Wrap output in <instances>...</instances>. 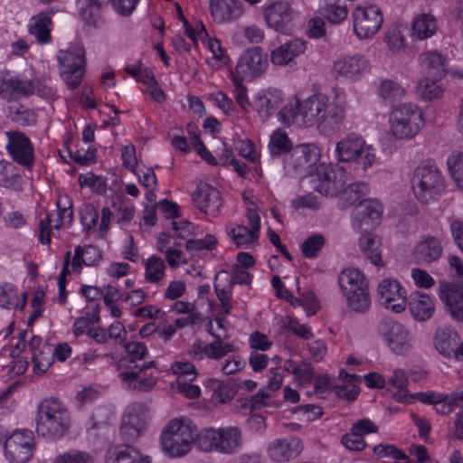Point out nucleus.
Here are the masks:
<instances>
[{
  "instance_id": "nucleus-1",
  "label": "nucleus",
  "mask_w": 463,
  "mask_h": 463,
  "mask_svg": "<svg viewBox=\"0 0 463 463\" xmlns=\"http://www.w3.org/2000/svg\"><path fill=\"white\" fill-rule=\"evenodd\" d=\"M36 432L48 440L56 441L69 433L71 425V413L58 399H43L37 406Z\"/></svg>"
},
{
  "instance_id": "nucleus-2",
  "label": "nucleus",
  "mask_w": 463,
  "mask_h": 463,
  "mask_svg": "<svg viewBox=\"0 0 463 463\" xmlns=\"http://www.w3.org/2000/svg\"><path fill=\"white\" fill-rule=\"evenodd\" d=\"M244 445L242 430L237 426L205 428L199 431L195 446L208 453L235 455Z\"/></svg>"
},
{
  "instance_id": "nucleus-3",
  "label": "nucleus",
  "mask_w": 463,
  "mask_h": 463,
  "mask_svg": "<svg viewBox=\"0 0 463 463\" xmlns=\"http://www.w3.org/2000/svg\"><path fill=\"white\" fill-rule=\"evenodd\" d=\"M198 433L196 425L190 419H173L162 430V449L171 458L184 457L195 445Z\"/></svg>"
},
{
  "instance_id": "nucleus-4",
  "label": "nucleus",
  "mask_w": 463,
  "mask_h": 463,
  "mask_svg": "<svg viewBox=\"0 0 463 463\" xmlns=\"http://www.w3.org/2000/svg\"><path fill=\"white\" fill-rule=\"evenodd\" d=\"M338 282L347 307L357 314L366 313L371 307V295L367 280L363 273L355 269L343 270Z\"/></svg>"
},
{
  "instance_id": "nucleus-5",
  "label": "nucleus",
  "mask_w": 463,
  "mask_h": 463,
  "mask_svg": "<svg viewBox=\"0 0 463 463\" xmlns=\"http://www.w3.org/2000/svg\"><path fill=\"white\" fill-rule=\"evenodd\" d=\"M415 197L423 203L439 200L445 191V179L440 170L433 164L419 165L411 178Z\"/></svg>"
},
{
  "instance_id": "nucleus-6",
  "label": "nucleus",
  "mask_w": 463,
  "mask_h": 463,
  "mask_svg": "<svg viewBox=\"0 0 463 463\" xmlns=\"http://www.w3.org/2000/svg\"><path fill=\"white\" fill-rule=\"evenodd\" d=\"M389 122L391 133L397 139L413 137L424 125L421 110L411 103H403L393 108Z\"/></svg>"
},
{
  "instance_id": "nucleus-7",
  "label": "nucleus",
  "mask_w": 463,
  "mask_h": 463,
  "mask_svg": "<svg viewBox=\"0 0 463 463\" xmlns=\"http://www.w3.org/2000/svg\"><path fill=\"white\" fill-rule=\"evenodd\" d=\"M353 28L357 38H372L383 23L382 9L376 5H357L352 13Z\"/></svg>"
},
{
  "instance_id": "nucleus-8",
  "label": "nucleus",
  "mask_w": 463,
  "mask_h": 463,
  "mask_svg": "<svg viewBox=\"0 0 463 463\" xmlns=\"http://www.w3.org/2000/svg\"><path fill=\"white\" fill-rule=\"evenodd\" d=\"M35 449L34 435L29 430H14L5 440L4 450L11 463H26Z\"/></svg>"
},
{
  "instance_id": "nucleus-9",
  "label": "nucleus",
  "mask_w": 463,
  "mask_h": 463,
  "mask_svg": "<svg viewBox=\"0 0 463 463\" xmlns=\"http://www.w3.org/2000/svg\"><path fill=\"white\" fill-rule=\"evenodd\" d=\"M378 332L396 354L403 355L412 349L413 339L401 323L390 318H383L379 323Z\"/></svg>"
},
{
  "instance_id": "nucleus-10",
  "label": "nucleus",
  "mask_w": 463,
  "mask_h": 463,
  "mask_svg": "<svg viewBox=\"0 0 463 463\" xmlns=\"http://www.w3.org/2000/svg\"><path fill=\"white\" fill-rule=\"evenodd\" d=\"M314 189L326 196H337L346 183V173L343 167H333L320 164L316 167L312 179Z\"/></svg>"
},
{
  "instance_id": "nucleus-11",
  "label": "nucleus",
  "mask_w": 463,
  "mask_h": 463,
  "mask_svg": "<svg viewBox=\"0 0 463 463\" xmlns=\"http://www.w3.org/2000/svg\"><path fill=\"white\" fill-rule=\"evenodd\" d=\"M268 57L259 46H253L245 50L235 67L231 71V76L242 80H252L260 77L268 67Z\"/></svg>"
},
{
  "instance_id": "nucleus-12",
  "label": "nucleus",
  "mask_w": 463,
  "mask_h": 463,
  "mask_svg": "<svg viewBox=\"0 0 463 463\" xmlns=\"http://www.w3.org/2000/svg\"><path fill=\"white\" fill-rule=\"evenodd\" d=\"M5 148L10 157L18 165L31 169L35 161L34 148L30 138L18 130H8Z\"/></svg>"
},
{
  "instance_id": "nucleus-13",
  "label": "nucleus",
  "mask_w": 463,
  "mask_h": 463,
  "mask_svg": "<svg viewBox=\"0 0 463 463\" xmlns=\"http://www.w3.org/2000/svg\"><path fill=\"white\" fill-rule=\"evenodd\" d=\"M264 20L274 31L290 34L295 27L296 13L288 3L277 1L264 9Z\"/></svg>"
},
{
  "instance_id": "nucleus-14",
  "label": "nucleus",
  "mask_w": 463,
  "mask_h": 463,
  "mask_svg": "<svg viewBox=\"0 0 463 463\" xmlns=\"http://www.w3.org/2000/svg\"><path fill=\"white\" fill-rule=\"evenodd\" d=\"M380 304L394 313H402L407 305L406 291L397 279L386 278L377 287Z\"/></svg>"
},
{
  "instance_id": "nucleus-15",
  "label": "nucleus",
  "mask_w": 463,
  "mask_h": 463,
  "mask_svg": "<svg viewBox=\"0 0 463 463\" xmlns=\"http://www.w3.org/2000/svg\"><path fill=\"white\" fill-rule=\"evenodd\" d=\"M383 206L377 200L361 201L353 210V226L361 231H368L377 225L381 220Z\"/></svg>"
},
{
  "instance_id": "nucleus-16",
  "label": "nucleus",
  "mask_w": 463,
  "mask_h": 463,
  "mask_svg": "<svg viewBox=\"0 0 463 463\" xmlns=\"http://www.w3.org/2000/svg\"><path fill=\"white\" fill-rule=\"evenodd\" d=\"M320 157L318 147L314 144H301L284 158L286 173L301 171L315 165Z\"/></svg>"
},
{
  "instance_id": "nucleus-17",
  "label": "nucleus",
  "mask_w": 463,
  "mask_h": 463,
  "mask_svg": "<svg viewBox=\"0 0 463 463\" xmlns=\"http://www.w3.org/2000/svg\"><path fill=\"white\" fill-rule=\"evenodd\" d=\"M193 201L196 208L213 217L220 213L222 205L220 192L206 183L197 185L193 194Z\"/></svg>"
},
{
  "instance_id": "nucleus-18",
  "label": "nucleus",
  "mask_w": 463,
  "mask_h": 463,
  "mask_svg": "<svg viewBox=\"0 0 463 463\" xmlns=\"http://www.w3.org/2000/svg\"><path fill=\"white\" fill-rule=\"evenodd\" d=\"M246 218L250 227L237 225L229 231V235L238 247H246L255 243L260 235V218L253 209H248Z\"/></svg>"
},
{
  "instance_id": "nucleus-19",
  "label": "nucleus",
  "mask_w": 463,
  "mask_h": 463,
  "mask_svg": "<svg viewBox=\"0 0 463 463\" xmlns=\"http://www.w3.org/2000/svg\"><path fill=\"white\" fill-rule=\"evenodd\" d=\"M209 333L215 338L213 343L203 345L201 341H197L193 345L194 357L202 360L203 356L210 359L219 360L224 357L228 353L234 352L235 347L232 343H223L228 335H215L209 330Z\"/></svg>"
},
{
  "instance_id": "nucleus-20",
  "label": "nucleus",
  "mask_w": 463,
  "mask_h": 463,
  "mask_svg": "<svg viewBox=\"0 0 463 463\" xmlns=\"http://www.w3.org/2000/svg\"><path fill=\"white\" fill-rule=\"evenodd\" d=\"M327 101L328 98L321 94L313 95L301 102L298 100V110L301 116L300 124H303L304 127L314 125L317 127L319 119L324 115L323 109Z\"/></svg>"
},
{
  "instance_id": "nucleus-21",
  "label": "nucleus",
  "mask_w": 463,
  "mask_h": 463,
  "mask_svg": "<svg viewBox=\"0 0 463 463\" xmlns=\"http://www.w3.org/2000/svg\"><path fill=\"white\" fill-rule=\"evenodd\" d=\"M301 451L300 440L294 437L277 439L267 448L268 457L275 462H287L296 458Z\"/></svg>"
},
{
  "instance_id": "nucleus-22",
  "label": "nucleus",
  "mask_w": 463,
  "mask_h": 463,
  "mask_svg": "<svg viewBox=\"0 0 463 463\" xmlns=\"http://www.w3.org/2000/svg\"><path fill=\"white\" fill-rule=\"evenodd\" d=\"M209 5L211 14L218 24L233 22L244 13L240 0H211Z\"/></svg>"
},
{
  "instance_id": "nucleus-23",
  "label": "nucleus",
  "mask_w": 463,
  "mask_h": 463,
  "mask_svg": "<svg viewBox=\"0 0 463 463\" xmlns=\"http://www.w3.org/2000/svg\"><path fill=\"white\" fill-rule=\"evenodd\" d=\"M282 93L276 89H269L256 94L252 99V109L263 120L269 118L281 105Z\"/></svg>"
},
{
  "instance_id": "nucleus-24",
  "label": "nucleus",
  "mask_w": 463,
  "mask_h": 463,
  "mask_svg": "<svg viewBox=\"0 0 463 463\" xmlns=\"http://www.w3.org/2000/svg\"><path fill=\"white\" fill-rule=\"evenodd\" d=\"M333 69L338 75L354 80L369 71V61L359 54L346 56L336 61Z\"/></svg>"
},
{
  "instance_id": "nucleus-25",
  "label": "nucleus",
  "mask_w": 463,
  "mask_h": 463,
  "mask_svg": "<svg viewBox=\"0 0 463 463\" xmlns=\"http://www.w3.org/2000/svg\"><path fill=\"white\" fill-rule=\"evenodd\" d=\"M439 298L450 316L463 322V294L455 285L444 283L440 286Z\"/></svg>"
},
{
  "instance_id": "nucleus-26",
  "label": "nucleus",
  "mask_w": 463,
  "mask_h": 463,
  "mask_svg": "<svg viewBox=\"0 0 463 463\" xmlns=\"http://www.w3.org/2000/svg\"><path fill=\"white\" fill-rule=\"evenodd\" d=\"M306 45V41L299 38L293 39L271 52V62L279 66L287 65L292 61L295 57L304 53L307 49Z\"/></svg>"
},
{
  "instance_id": "nucleus-27",
  "label": "nucleus",
  "mask_w": 463,
  "mask_h": 463,
  "mask_svg": "<svg viewBox=\"0 0 463 463\" xmlns=\"http://www.w3.org/2000/svg\"><path fill=\"white\" fill-rule=\"evenodd\" d=\"M33 82L13 75L9 71H0V95L10 91L15 95L27 97L33 94Z\"/></svg>"
},
{
  "instance_id": "nucleus-28",
  "label": "nucleus",
  "mask_w": 463,
  "mask_h": 463,
  "mask_svg": "<svg viewBox=\"0 0 463 463\" xmlns=\"http://www.w3.org/2000/svg\"><path fill=\"white\" fill-rule=\"evenodd\" d=\"M323 110L324 115L319 119L317 128L320 133L328 135L343 123L345 118V109L342 105L329 104L328 100Z\"/></svg>"
},
{
  "instance_id": "nucleus-29",
  "label": "nucleus",
  "mask_w": 463,
  "mask_h": 463,
  "mask_svg": "<svg viewBox=\"0 0 463 463\" xmlns=\"http://www.w3.org/2000/svg\"><path fill=\"white\" fill-rule=\"evenodd\" d=\"M420 69L425 74L424 78L442 79L447 72L446 60L436 52H425L419 58Z\"/></svg>"
},
{
  "instance_id": "nucleus-30",
  "label": "nucleus",
  "mask_w": 463,
  "mask_h": 463,
  "mask_svg": "<svg viewBox=\"0 0 463 463\" xmlns=\"http://www.w3.org/2000/svg\"><path fill=\"white\" fill-rule=\"evenodd\" d=\"M408 304L411 316L419 321L430 318L434 313V303L425 293L420 291L411 293Z\"/></svg>"
},
{
  "instance_id": "nucleus-31",
  "label": "nucleus",
  "mask_w": 463,
  "mask_h": 463,
  "mask_svg": "<svg viewBox=\"0 0 463 463\" xmlns=\"http://www.w3.org/2000/svg\"><path fill=\"white\" fill-rule=\"evenodd\" d=\"M52 12H41L33 16L29 24V33L33 35L41 44L49 43L52 40L51 24Z\"/></svg>"
},
{
  "instance_id": "nucleus-32",
  "label": "nucleus",
  "mask_w": 463,
  "mask_h": 463,
  "mask_svg": "<svg viewBox=\"0 0 463 463\" xmlns=\"http://www.w3.org/2000/svg\"><path fill=\"white\" fill-rule=\"evenodd\" d=\"M107 458L110 463H151L148 456L141 455L136 448L128 445L109 450Z\"/></svg>"
},
{
  "instance_id": "nucleus-33",
  "label": "nucleus",
  "mask_w": 463,
  "mask_h": 463,
  "mask_svg": "<svg viewBox=\"0 0 463 463\" xmlns=\"http://www.w3.org/2000/svg\"><path fill=\"white\" fill-rule=\"evenodd\" d=\"M27 295L24 291L20 294L17 288L9 283L0 286V307L5 309H23L26 305Z\"/></svg>"
},
{
  "instance_id": "nucleus-34",
  "label": "nucleus",
  "mask_w": 463,
  "mask_h": 463,
  "mask_svg": "<svg viewBox=\"0 0 463 463\" xmlns=\"http://www.w3.org/2000/svg\"><path fill=\"white\" fill-rule=\"evenodd\" d=\"M442 253L440 241L434 237H428L419 242L415 248V258L419 262L430 263L438 260Z\"/></svg>"
},
{
  "instance_id": "nucleus-35",
  "label": "nucleus",
  "mask_w": 463,
  "mask_h": 463,
  "mask_svg": "<svg viewBox=\"0 0 463 463\" xmlns=\"http://www.w3.org/2000/svg\"><path fill=\"white\" fill-rule=\"evenodd\" d=\"M368 193V184L364 182H355L348 184L341 189L338 194L339 197V207L345 209L351 205L362 201V197L366 195Z\"/></svg>"
},
{
  "instance_id": "nucleus-36",
  "label": "nucleus",
  "mask_w": 463,
  "mask_h": 463,
  "mask_svg": "<svg viewBox=\"0 0 463 463\" xmlns=\"http://www.w3.org/2000/svg\"><path fill=\"white\" fill-rule=\"evenodd\" d=\"M118 377L127 388L137 392H150L156 384V379L152 375L142 376L133 372H120Z\"/></svg>"
},
{
  "instance_id": "nucleus-37",
  "label": "nucleus",
  "mask_w": 463,
  "mask_h": 463,
  "mask_svg": "<svg viewBox=\"0 0 463 463\" xmlns=\"http://www.w3.org/2000/svg\"><path fill=\"white\" fill-rule=\"evenodd\" d=\"M57 60L61 70H78L85 67V52L81 47H71L60 51Z\"/></svg>"
},
{
  "instance_id": "nucleus-38",
  "label": "nucleus",
  "mask_w": 463,
  "mask_h": 463,
  "mask_svg": "<svg viewBox=\"0 0 463 463\" xmlns=\"http://www.w3.org/2000/svg\"><path fill=\"white\" fill-rule=\"evenodd\" d=\"M0 187L22 190L23 178L18 168L11 162L0 160Z\"/></svg>"
},
{
  "instance_id": "nucleus-39",
  "label": "nucleus",
  "mask_w": 463,
  "mask_h": 463,
  "mask_svg": "<svg viewBox=\"0 0 463 463\" xmlns=\"http://www.w3.org/2000/svg\"><path fill=\"white\" fill-rule=\"evenodd\" d=\"M82 20L89 25L98 26L101 22L102 2L100 0H77Z\"/></svg>"
},
{
  "instance_id": "nucleus-40",
  "label": "nucleus",
  "mask_w": 463,
  "mask_h": 463,
  "mask_svg": "<svg viewBox=\"0 0 463 463\" xmlns=\"http://www.w3.org/2000/svg\"><path fill=\"white\" fill-rule=\"evenodd\" d=\"M459 341L460 337L456 332L449 329H439L436 332L434 344L441 354L450 357Z\"/></svg>"
},
{
  "instance_id": "nucleus-41",
  "label": "nucleus",
  "mask_w": 463,
  "mask_h": 463,
  "mask_svg": "<svg viewBox=\"0 0 463 463\" xmlns=\"http://www.w3.org/2000/svg\"><path fill=\"white\" fill-rule=\"evenodd\" d=\"M148 408L142 402L131 404L122 420L141 430H144L147 420Z\"/></svg>"
},
{
  "instance_id": "nucleus-42",
  "label": "nucleus",
  "mask_w": 463,
  "mask_h": 463,
  "mask_svg": "<svg viewBox=\"0 0 463 463\" xmlns=\"http://www.w3.org/2000/svg\"><path fill=\"white\" fill-rule=\"evenodd\" d=\"M381 241L380 239L371 236L364 235L360 239V248L365 254V256L371 260L375 266H383V262L382 260V250H380Z\"/></svg>"
},
{
  "instance_id": "nucleus-43",
  "label": "nucleus",
  "mask_w": 463,
  "mask_h": 463,
  "mask_svg": "<svg viewBox=\"0 0 463 463\" xmlns=\"http://www.w3.org/2000/svg\"><path fill=\"white\" fill-rule=\"evenodd\" d=\"M291 146V141L286 132L279 129L272 133L268 146L272 159L279 158L282 154L289 152Z\"/></svg>"
},
{
  "instance_id": "nucleus-44",
  "label": "nucleus",
  "mask_w": 463,
  "mask_h": 463,
  "mask_svg": "<svg viewBox=\"0 0 463 463\" xmlns=\"http://www.w3.org/2000/svg\"><path fill=\"white\" fill-rule=\"evenodd\" d=\"M360 136L351 133L336 143L335 152L339 161L351 162L354 158L355 146Z\"/></svg>"
},
{
  "instance_id": "nucleus-45",
  "label": "nucleus",
  "mask_w": 463,
  "mask_h": 463,
  "mask_svg": "<svg viewBox=\"0 0 463 463\" xmlns=\"http://www.w3.org/2000/svg\"><path fill=\"white\" fill-rule=\"evenodd\" d=\"M437 30V24L434 17L430 14H421L414 19L412 23V32L420 40H424L431 35Z\"/></svg>"
},
{
  "instance_id": "nucleus-46",
  "label": "nucleus",
  "mask_w": 463,
  "mask_h": 463,
  "mask_svg": "<svg viewBox=\"0 0 463 463\" xmlns=\"http://www.w3.org/2000/svg\"><path fill=\"white\" fill-rule=\"evenodd\" d=\"M355 147L353 162L361 165L364 170L371 167L376 159L375 149L373 146L367 144L361 137Z\"/></svg>"
},
{
  "instance_id": "nucleus-47",
  "label": "nucleus",
  "mask_w": 463,
  "mask_h": 463,
  "mask_svg": "<svg viewBox=\"0 0 463 463\" xmlns=\"http://www.w3.org/2000/svg\"><path fill=\"white\" fill-rule=\"evenodd\" d=\"M441 79L424 78L418 83L417 92L423 99L431 101L443 95V88L437 83Z\"/></svg>"
},
{
  "instance_id": "nucleus-48",
  "label": "nucleus",
  "mask_w": 463,
  "mask_h": 463,
  "mask_svg": "<svg viewBox=\"0 0 463 463\" xmlns=\"http://www.w3.org/2000/svg\"><path fill=\"white\" fill-rule=\"evenodd\" d=\"M388 384L395 389L397 392L393 393V397L400 402H407L409 393L406 389L408 384L407 373L402 369H395L392 376L389 379Z\"/></svg>"
},
{
  "instance_id": "nucleus-49",
  "label": "nucleus",
  "mask_w": 463,
  "mask_h": 463,
  "mask_svg": "<svg viewBox=\"0 0 463 463\" xmlns=\"http://www.w3.org/2000/svg\"><path fill=\"white\" fill-rule=\"evenodd\" d=\"M165 264L164 260L153 255L145 264V279L150 283H157L165 276Z\"/></svg>"
},
{
  "instance_id": "nucleus-50",
  "label": "nucleus",
  "mask_w": 463,
  "mask_h": 463,
  "mask_svg": "<svg viewBox=\"0 0 463 463\" xmlns=\"http://www.w3.org/2000/svg\"><path fill=\"white\" fill-rule=\"evenodd\" d=\"M66 225L60 216L53 213H47L44 218L39 221L40 229V241L43 244H49L51 241L50 233L52 229H60L61 226Z\"/></svg>"
},
{
  "instance_id": "nucleus-51",
  "label": "nucleus",
  "mask_w": 463,
  "mask_h": 463,
  "mask_svg": "<svg viewBox=\"0 0 463 463\" xmlns=\"http://www.w3.org/2000/svg\"><path fill=\"white\" fill-rule=\"evenodd\" d=\"M404 94V89L399 83L392 80L383 81L379 88V95L381 98L392 105L400 100Z\"/></svg>"
},
{
  "instance_id": "nucleus-52",
  "label": "nucleus",
  "mask_w": 463,
  "mask_h": 463,
  "mask_svg": "<svg viewBox=\"0 0 463 463\" xmlns=\"http://www.w3.org/2000/svg\"><path fill=\"white\" fill-rule=\"evenodd\" d=\"M373 450L381 458L400 460L399 463H411L409 457L394 445L380 444L373 447Z\"/></svg>"
},
{
  "instance_id": "nucleus-53",
  "label": "nucleus",
  "mask_w": 463,
  "mask_h": 463,
  "mask_svg": "<svg viewBox=\"0 0 463 463\" xmlns=\"http://www.w3.org/2000/svg\"><path fill=\"white\" fill-rule=\"evenodd\" d=\"M447 165L452 179L458 187L463 190V153L449 156Z\"/></svg>"
},
{
  "instance_id": "nucleus-54",
  "label": "nucleus",
  "mask_w": 463,
  "mask_h": 463,
  "mask_svg": "<svg viewBox=\"0 0 463 463\" xmlns=\"http://www.w3.org/2000/svg\"><path fill=\"white\" fill-rule=\"evenodd\" d=\"M94 458L87 451L71 449L59 454L54 463H94Z\"/></svg>"
},
{
  "instance_id": "nucleus-55",
  "label": "nucleus",
  "mask_w": 463,
  "mask_h": 463,
  "mask_svg": "<svg viewBox=\"0 0 463 463\" xmlns=\"http://www.w3.org/2000/svg\"><path fill=\"white\" fill-rule=\"evenodd\" d=\"M281 327L283 329L291 331L298 337L307 340L313 337V333L309 326L300 324L297 319L287 317L282 320Z\"/></svg>"
},
{
  "instance_id": "nucleus-56",
  "label": "nucleus",
  "mask_w": 463,
  "mask_h": 463,
  "mask_svg": "<svg viewBox=\"0 0 463 463\" xmlns=\"http://www.w3.org/2000/svg\"><path fill=\"white\" fill-rule=\"evenodd\" d=\"M298 100L295 104H288L285 106L281 110L278 112V119L284 126H290L292 124L297 125L298 127H302L303 124H300L299 119L301 120V116L299 111L298 110Z\"/></svg>"
},
{
  "instance_id": "nucleus-57",
  "label": "nucleus",
  "mask_w": 463,
  "mask_h": 463,
  "mask_svg": "<svg viewBox=\"0 0 463 463\" xmlns=\"http://www.w3.org/2000/svg\"><path fill=\"white\" fill-rule=\"evenodd\" d=\"M32 359L34 370L40 373H44L52 364V349L50 346L43 345V351L35 352V354H33Z\"/></svg>"
},
{
  "instance_id": "nucleus-58",
  "label": "nucleus",
  "mask_w": 463,
  "mask_h": 463,
  "mask_svg": "<svg viewBox=\"0 0 463 463\" xmlns=\"http://www.w3.org/2000/svg\"><path fill=\"white\" fill-rule=\"evenodd\" d=\"M271 395L269 391L262 387L249 399L247 405L250 410H260L264 407L277 406L270 399Z\"/></svg>"
},
{
  "instance_id": "nucleus-59",
  "label": "nucleus",
  "mask_w": 463,
  "mask_h": 463,
  "mask_svg": "<svg viewBox=\"0 0 463 463\" xmlns=\"http://www.w3.org/2000/svg\"><path fill=\"white\" fill-rule=\"evenodd\" d=\"M325 239L320 234H314L307 238L301 246L302 253L307 258H315L322 249Z\"/></svg>"
},
{
  "instance_id": "nucleus-60",
  "label": "nucleus",
  "mask_w": 463,
  "mask_h": 463,
  "mask_svg": "<svg viewBox=\"0 0 463 463\" xmlns=\"http://www.w3.org/2000/svg\"><path fill=\"white\" fill-rule=\"evenodd\" d=\"M155 365V361L138 363V361H132L128 358H121L117 363V369H125L123 372H133L136 373V374H141L142 372L152 368Z\"/></svg>"
},
{
  "instance_id": "nucleus-61",
  "label": "nucleus",
  "mask_w": 463,
  "mask_h": 463,
  "mask_svg": "<svg viewBox=\"0 0 463 463\" xmlns=\"http://www.w3.org/2000/svg\"><path fill=\"white\" fill-rule=\"evenodd\" d=\"M234 85V98L239 106L245 111H249L250 107L252 108V101L250 102L247 96V89L242 84L244 80L238 79L237 77L231 76Z\"/></svg>"
},
{
  "instance_id": "nucleus-62",
  "label": "nucleus",
  "mask_w": 463,
  "mask_h": 463,
  "mask_svg": "<svg viewBox=\"0 0 463 463\" xmlns=\"http://www.w3.org/2000/svg\"><path fill=\"white\" fill-rule=\"evenodd\" d=\"M214 289L220 301V307L224 315H229L232 309V304L231 302L232 297V287L227 285V287L221 288L219 283H214Z\"/></svg>"
},
{
  "instance_id": "nucleus-63",
  "label": "nucleus",
  "mask_w": 463,
  "mask_h": 463,
  "mask_svg": "<svg viewBox=\"0 0 463 463\" xmlns=\"http://www.w3.org/2000/svg\"><path fill=\"white\" fill-rule=\"evenodd\" d=\"M174 373L178 375L177 379L192 382L195 379L197 373L195 366L189 362H175L171 367Z\"/></svg>"
},
{
  "instance_id": "nucleus-64",
  "label": "nucleus",
  "mask_w": 463,
  "mask_h": 463,
  "mask_svg": "<svg viewBox=\"0 0 463 463\" xmlns=\"http://www.w3.org/2000/svg\"><path fill=\"white\" fill-rule=\"evenodd\" d=\"M125 351L127 353V356L124 358H128L132 361H140L144 359L147 354L148 350L144 343L141 342H129L124 345Z\"/></svg>"
}]
</instances>
